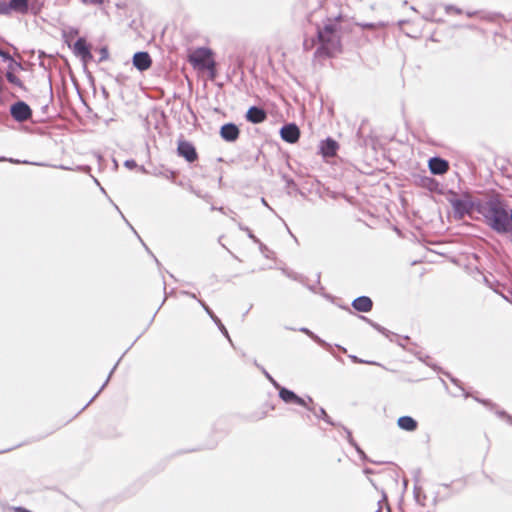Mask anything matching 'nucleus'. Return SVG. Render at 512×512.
I'll list each match as a JSON object with an SVG mask.
<instances>
[{
    "label": "nucleus",
    "instance_id": "nucleus-1",
    "mask_svg": "<svg viewBox=\"0 0 512 512\" xmlns=\"http://www.w3.org/2000/svg\"><path fill=\"white\" fill-rule=\"evenodd\" d=\"M343 20L341 15L329 18L323 26L317 28L318 47L314 53L315 58H333L343 51Z\"/></svg>",
    "mask_w": 512,
    "mask_h": 512
},
{
    "label": "nucleus",
    "instance_id": "nucleus-2",
    "mask_svg": "<svg viewBox=\"0 0 512 512\" xmlns=\"http://www.w3.org/2000/svg\"><path fill=\"white\" fill-rule=\"evenodd\" d=\"M485 218L489 226L499 233H506L512 227L508 212L500 204L491 203L486 210Z\"/></svg>",
    "mask_w": 512,
    "mask_h": 512
},
{
    "label": "nucleus",
    "instance_id": "nucleus-3",
    "mask_svg": "<svg viewBox=\"0 0 512 512\" xmlns=\"http://www.w3.org/2000/svg\"><path fill=\"white\" fill-rule=\"evenodd\" d=\"M189 63L198 70L208 71L211 79L216 76V63L213 59V53L208 48H197L188 55Z\"/></svg>",
    "mask_w": 512,
    "mask_h": 512
},
{
    "label": "nucleus",
    "instance_id": "nucleus-4",
    "mask_svg": "<svg viewBox=\"0 0 512 512\" xmlns=\"http://www.w3.org/2000/svg\"><path fill=\"white\" fill-rule=\"evenodd\" d=\"M279 397L285 403H293L307 408L308 410H314V400L311 397L303 399L297 396L293 391H290L284 387L279 390Z\"/></svg>",
    "mask_w": 512,
    "mask_h": 512
},
{
    "label": "nucleus",
    "instance_id": "nucleus-5",
    "mask_svg": "<svg viewBox=\"0 0 512 512\" xmlns=\"http://www.w3.org/2000/svg\"><path fill=\"white\" fill-rule=\"evenodd\" d=\"M177 153L189 163H193L198 159V153L195 146L186 140L178 141Z\"/></svg>",
    "mask_w": 512,
    "mask_h": 512
},
{
    "label": "nucleus",
    "instance_id": "nucleus-6",
    "mask_svg": "<svg viewBox=\"0 0 512 512\" xmlns=\"http://www.w3.org/2000/svg\"><path fill=\"white\" fill-rule=\"evenodd\" d=\"M11 116L18 122H25L32 117V110L23 101H18L10 108Z\"/></svg>",
    "mask_w": 512,
    "mask_h": 512
},
{
    "label": "nucleus",
    "instance_id": "nucleus-7",
    "mask_svg": "<svg viewBox=\"0 0 512 512\" xmlns=\"http://www.w3.org/2000/svg\"><path fill=\"white\" fill-rule=\"evenodd\" d=\"M73 51L76 56L80 57L84 63L92 60L93 56L90 52V46L84 38H79L73 45Z\"/></svg>",
    "mask_w": 512,
    "mask_h": 512
},
{
    "label": "nucleus",
    "instance_id": "nucleus-8",
    "mask_svg": "<svg viewBox=\"0 0 512 512\" xmlns=\"http://www.w3.org/2000/svg\"><path fill=\"white\" fill-rule=\"evenodd\" d=\"M28 3L29 0H9L8 3L4 2L6 7L4 15H10L12 12L26 14L28 12Z\"/></svg>",
    "mask_w": 512,
    "mask_h": 512
},
{
    "label": "nucleus",
    "instance_id": "nucleus-9",
    "mask_svg": "<svg viewBox=\"0 0 512 512\" xmlns=\"http://www.w3.org/2000/svg\"><path fill=\"white\" fill-rule=\"evenodd\" d=\"M429 169L432 174L434 175H443L448 172L449 170V163L448 161L439 158V157H433L428 162Z\"/></svg>",
    "mask_w": 512,
    "mask_h": 512
},
{
    "label": "nucleus",
    "instance_id": "nucleus-10",
    "mask_svg": "<svg viewBox=\"0 0 512 512\" xmlns=\"http://www.w3.org/2000/svg\"><path fill=\"white\" fill-rule=\"evenodd\" d=\"M281 137L288 143H296L300 137V130L295 124H288L282 127Z\"/></svg>",
    "mask_w": 512,
    "mask_h": 512
},
{
    "label": "nucleus",
    "instance_id": "nucleus-11",
    "mask_svg": "<svg viewBox=\"0 0 512 512\" xmlns=\"http://www.w3.org/2000/svg\"><path fill=\"white\" fill-rule=\"evenodd\" d=\"M339 149V144L332 138H327L320 144V153L325 158L334 157Z\"/></svg>",
    "mask_w": 512,
    "mask_h": 512
},
{
    "label": "nucleus",
    "instance_id": "nucleus-12",
    "mask_svg": "<svg viewBox=\"0 0 512 512\" xmlns=\"http://www.w3.org/2000/svg\"><path fill=\"white\" fill-rule=\"evenodd\" d=\"M133 65L139 71H146L152 65V59L147 52H137L133 56Z\"/></svg>",
    "mask_w": 512,
    "mask_h": 512
},
{
    "label": "nucleus",
    "instance_id": "nucleus-13",
    "mask_svg": "<svg viewBox=\"0 0 512 512\" xmlns=\"http://www.w3.org/2000/svg\"><path fill=\"white\" fill-rule=\"evenodd\" d=\"M239 128L233 123L224 124L220 129L221 137L228 142H234L239 138Z\"/></svg>",
    "mask_w": 512,
    "mask_h": 512
},
{
    "label": "nucleus",
    "instance_id": "nucleus-14",
    "mask_svg": "<svg viewBox=\"0 0 512 512\" xmlns=\"http://www.w3.org/2000/svg\"><path fill=\"white\" fill-rule=\"evenodd\" d=\"M266 118L267 113L265 112V110L256 106L250 107L246 113L247 121L254 124L262 123L266 120Z\"/></svg>",
    "mask_w": 512,
    "mask_h": 512
},
{
    "label": "nucleus",
    "instance_id": "nucleus-15",
    "mask_svg": "<svg viewBox=\"0 0 512 512\" xmlns=\"http://www.w3.org/2000/svg\"><path fill=\"white\" fill-rule=\"evenodd\" d=\"M352 306L359 312H369L372 309L373 302L369 297L361 296L353 301Z\"/></svg>",
    "mask_w": 512,
    "mask_h": 512
},
{
    "label": "nucleus",
    "instance_id": "nucleus-16",
    "mask_svg": "<svg viewBox=\"0 0 512 512\" xmlns=\"http://www.w3.org/2000/svg\"><path fill=\"white\" fill-rule=\"evenodd\" d=\"M398 426L406 431H415L418 427V423L410 416H402L397 421Z\"/></svg>",
    "mask_w": 512,
    "mask_h": 512
},
{
    "label": "nucleus",
    "instance_id": "nucleus-17",
    "mask_svg": "<svg viewBox=\"0 0 512 512\" xmlns=\"http://www.w3.org/2000/svg\"><path fill=\"white\" fill-rule=\"evenodd\" d=\"M15 66H19V65L15 61H12V63H10V65H9L8 72L6 73V78L11 84L23 89L24 85H23L22 81L13 73Z\"/></svg>",
    "mask_w": 512,
    "mask_h": 512
},
{
    "label": "nucleus",
    "instance_id": "nucleus-18",
    "mask_svg": "<svg viewBox=\"0 0 512 512\" xmlns=\"http://www.w3.org/2000/svg\"><path fill=\"white\" fill-rule=\"evenodd\" d=\"M317 418L323 419L325 422L330 423V417L323 408H319L318 410L314 406V410H310Z\"/></svg>",
    "mask_w": 512,
    "mask_h": 512
},
{
    "label": "nucleus",
    "instance_id": "nucleus-19",
    "mask_svg": "<svg viewBox=\"0 0 512 512\" xmlns=\"http://www.w3.org/2000/svg\"><path fill=\"white\" fill-rule=\"evenodd\" d=\"M316 43H318L317 38H306L303 41V49L305 51H311L316 46Z\"/></svg>",
    "mask_w": 512,
    "mask_h": 512
},
{
    "label": "nucleus",
    "instance_id": "nucleus-20",
    "mask_svg": "<svg viewBox=\"0 0 512 512\" xmlns=\"http://www.w3.org/2000/svg\"><path fill=\"white\" fill-rule=\"evenodd\" d=\"M84 4L102 5L104 0H81Z\"/></svg>",
    "mask_w": 512,
    "mask_h": 512
},
{
    "label": "nucleus",
    "instance_id": "nucleus-21",
    "mask_svg": "<svg viewBox=\"0 0 512 512\" xmlns=\"http://www.w3.org/2000/svg\"><path fill=\"white\" fill-rule=\"evenodd\" d=\"M0 56L4 59V60H10L11 62L14 61L11 56L7 53V52H4L2 50H0Z\"/></svg>",
    "mask_w": 512,
    "mask_h": 512
},
{
    "label": "nucleus",
    "instance_id": "nucleus-22",
    "mask_svg": "<svg viewBox=\"0 0 512 512\" xmlns=\"http://www.w3.org/2000/svg\"><path fill=\"white\" fill-rule=\"evenodd\" d=\"M108 58V50L106 48L101 49V61L106 60Z\"/></svg>",
    "mask_w": 512,
    "mask_h": 512
},
{
    "label": "nucleus",
    "instance_id": "nucleus-23",
    "mask_svg": "<svg viewBox=\"0 0 512 512\" xmlns=\"http://www.w3.org/2000/svg\"><path fill=\"white\" fill-rule=\"evenodd\" d=\"M5 11H6V7L4 6V2L0 1V15H4Z\"/></svg>",
    "mask_w": 512,
    "mask_h": 512
}]
</instances>
